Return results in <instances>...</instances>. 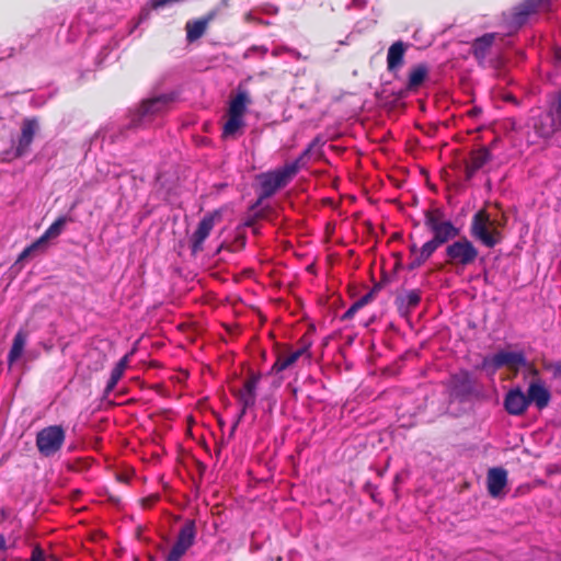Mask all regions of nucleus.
<instances>
[{
    "mask_svg": "<svg viewBox=\"0 0 561 561\" xmlns=\"http://www.w3.org/2000/svg\"><path fill=\"white\" fill-rule=\"evenodd\" d=\"M424 226L432 233V239L420 248L417 255L412 256L408 265L410 271L422 266L438 248L460 234V229L453 221L446 219L445 211L439 207L424 210Z\"/></svg>",
    "mask_w": 561,
    "mask_h": 561,
    "instance_id": "f257e3e1",
    "label": "nucleus"
},
{
    "mask_svg": "<svg viewBox=\"0 0 561 561\" xmlns=\"http://www.w3.org/2000/svg\"><path fill=\"white\" fill-rule=\"evenodd\" d=\"M497 226L500 224L491 220L490 214L481 209L472 216L469 231L473 239L481 242L484 247L492 249L503 239Z\"/></svg>",
    "mask_w": 561,
    "mask_h": 561,
    "instance_id": "f03ea898",
    "label": "nucleus"
},
{
    "mask_svg": "<svg viewBox=\"0 0 561 561\" xmlns=\"http://www.w3.org/2000/svg\"><path fill=\"white\" fill-rule=\"evenodd\" d=\"M479 256L477 247L466 237L454 240L445 249V262L457 272L474 264Z\"/></svg>",
    "mask_w": 561,
    "mask_h": 561,
    "instance_id": "7ed1b4c3",
    "label": "nucleus"
},
{
    "mask_svg": "<svg viewBox=\"0 0 561 561\" xmlns=\"http://www.w3.org/2000/svg\"><path fill=\"white\" fill-rule=\"evenodd\" d=\"M66 439V431L61 425H50L42 428L36 434V447L44 457L57 454Z\"/></svg>",
    "mask_w": 561,
    "mask_h": 561,
    "instance_id": "20e7f679",
    "label": "nucleus"
},
{
    "mask_svg": "<svg viewBox=\"0 0 561 561\" xmlns=\"http://www.w3.org/2000/svg\"><path fill=\"white\" fill-rule=\"evenodd\" d=\"M196 534L195 520L186 519L178 533L174 545L164 556V561H180L187 550L194 545Z\"/></svg>",
    "mask_w": 561,
    "mask_h": 561,
    "instance_id": "39448f33",
    "label": "nucleus"
},
{
    "mask_svg": "<svg viewBox=\"0 0 561 561\" xmlns=\"http://www.w3.org/2000/svg\"><path fill=\"white\" fill-rule=\"evenodd\" d=\"M260 380H261L260 373L250 371L248 378L243 382V388L233 392V394L237 397V399L241 403L242 408H241L240 414L238 416V420L232 425L231 433H230L231 435L236 431L240 420L247 413V410L249 408H252L255 404L256 389H257Z\"/></svg>",
    "mask_w": 561,
    "mask_h": 561,
    "instance_id": "423d86ee",
    "label": "nucleus"
},
{
    "mask_svg": "<svg viewBox=\"0 0 561 561\" xmlns=\"http://www.w3.org/2000/svg\"><path fill=\"white\" fill-rule=\"evenodd\" d=\"M259 179L261 194L255 206H259L263 199L272 197L279 188L285 187L293 180L284 168L262 173Z\"/></svg>",
    "mask_w": 561,
    "mask_h": 561,
    "instance_id": "0eeeda50",
    "label": "nucleus"
},
{
    "mask_svg": "<svg viewBox=\"0 0 561 561\" xmlns=\"http://www.w3.org/2000/svg\"><path fill=\"white\" fill-rule=\"evenodd\" d=\"M311 340L307 334H304L299 340V347L295 351H283L277 354V358L271 368V373L278 374L290 366H293L302 355L310 357L309 348L311 347Z\"/></svg>",
    "mask_w": 561,
    "mask_h": 561,
    "instance_id": "6e6552de",
    "label": "nucleus"
},
{
    "mask_svg": "<svg viewBox=\"0 0 561 561\" xmlns=\"http://www.w3.org/2000/svg\"><path fill=\"white\" fill-rule=\"evenodd\" d=\"M220 219L221 213L219 210H214L202 218V220L198 222L195 232L192 234L190 239L191 250L193 254L203 251L205 240L210 234L215 226V222L219 221Z\"/></svg>",
    "mask_w": 561,
    "mask_h": 561,
    "instance_id": "1a4fd4ad",
    "label": "nucleus"
},
{
    "mask_svg": "<svg viewBox=\"0 0 561 561\" xmlns=\"http://www.w3.org/2000/svg\"><path fill=\"white\" fill-rule=\"evenodd\" d=\"M550 7L551 0H524L514 8L513 21L523 25L530 14L549 11Z\"/></svg>",
    "mask_w": 561,
    "mask_h": 561,
    "instance_id": "9d476101",
    "label": "nucleus"
},
{
    "mask_svg": "<svg viewBox=\"0 0 561 561\" xmlns=\"http://www.w3.org/2000/svg\"><path fill=\"white\" fill-rule=\"evenodd\" d=\"M38 121L35 117L25 118L21 125V135L15 147V157L21 158L30 151V147L38 131Z\"/></svg>",
    "mask_w": 561,
    "mask_h": 561,
    "instance_id": "9b49d317",
    "label": "nucleus"
},
{
    "mask_svg": "<svg viewBox=\"0 0 561 561\" xmlns=\"http://www.w3.org/2000/svg\"><path fill=\"white\" fill-rule=\"evenodd\" d=\"M491 364L495 369L506 367L518 371L522 366L527 365V359L524 352L500 351L492 356Z\"/></svg>",
    "mask_w": 561,
    "mask_h": 561,
    "instance_id": "f8f14e48",
    "label": "nucleus"
},
{
    "mask_svg": "<svg viewBox=\"0 0 561 561\" xmlns=\"http://www.w3.org/2000/svg\"><path fill=\"white\" fill-rule=\"evenodd\" d=\"M450 393L456 398H466L473 392L471 374L468 370H460L450 376L448 380Z\"/></svg>",
    "mask_w": 561,
    "mask_h": 561,
    "instance_id": "ddd939ff",
    "label": "nucleus"
},
{
    "mask_svg": "<svg viewBox=\"0 0 561 561\" xmlns=\"http://www.w3.org/2000/svg\"><path fill=\"white\" fill-rule=\"evenodd\" d=\"M529 407L527 394L516 387L507 391L504 398L505 411L515 416L523 415Z\"/></svg>",
    "mask_w": 561,
    "mask_h": 561,
    "instance_id": "4468645a",
    "label": "nucleus"
},
{
    "mask_svg": "<svg viewBox=\"0 0 561 561\" xmlns=\"http://www.w3.org/2000/svg\"><path fill=\"white\" fill-rule=\"evenodd\" d=\"M491 160L492 152H490V148L480 147L478 149L471 150L469 159L465 161L466 180H471L474 174Z\"/></svg>",
    "mask_w": 561,
    "mask_h": 561,
    "instance_id": "2eb2a0df",
    "label": "nucleus"
},
{
    "mask_svg": "<svg viewBox=\"0 0 561 561\" xmlns=\"http://www.w3.org/2000/svg\"><path fill=\"white\" fill-rule=\"evenodd\" d=\"M526 394L529 405L534 403L538 410L547 408L551 399L550 391L539 378L530 382Z\"/></svg>",
    "mask_w": 561,
    "mask_h": 561,
    "instance_id": "dca6fc26",
    "label": "nucleus"
},
{
    "mask_svg": "<svg viewBox=\"0 0 561 561\" xmlns=\"http://www.w3.org/2000/svg\"><path fill=\"white\" fill-rule=\"evenodd\" d=\"M507 484V471L501 467L489 469L486 474L488 492L492 497H499Z\"/></svg>",
    "mask_w": 561,
    "mask_h": 561,
    "instance_id": "f3484780",
    "label": "nucleus"
},
{
    "mask_svg": "<svg viewBox=\"0 0 561 561\" xmlns=\"http://www.w3.org/2000/svg\"><path fill=\"white\" fill-rule=\"evenodd\" d=\"M495 41L494 33H486L471 43V53L480 67H485V58Z\"/></svg>",
    "mask_w": 561,
    "mask_h": 561,
    "instance_id": "a211bd4d",
    "label": "nucleus"
},
{
    "mask_svg": "<svg viewBox=\"0 0 561 561\" xmlns=\"http://www.w3.org/2000/svg\"><path fill=\"white\" fill-rule=\"evenodd\" d=\"M216 12L210 11L205 16L188 21L185 25L186 31V39L190 43H193L197 39H199L206 32L208 24L215 19Z\"/></svg>",
    "mask_w": 561,
    "mask_h": 561,
    "instance_id": "6ab92c4d",
    "label": "nucleus"
},
{
    "mask_svg": "<svg viewBox=\"0 0 561 561\" xmlns=\"http://www.w3.org/2000/svg\"><path fill=\"white\" fill-rule=\"evenodd\" d=\"M169 102L170 99L167 95H160L157 98L146 100L141 103L138 110V115L140 116V118L157 115L165 110Z\"/></svg>",
    "mask_w": 561,
    "mask_h": 561,
    "instance_id": "aec40b11",
    "label": "nucleus"
},
{
    "mask_svg": "<svg viewBox=\"0 0 561 561\" xmlns=\"http://www.w3.org/2000/svg\"><path fill=\"white\" fill-rule=\"evenodd\" d=\"M405 50L407 46L401 41L394 42L389 47L387 54V68L389 71H393L403 65Z\"/></svg>",
    "mask_w": 561,
    "mask_h": 561,
    "instance_id": "412c9836",
    "label": "nucleus"
},
{
    "mask_svg": "<svg viewBox=\"0 0 561 561\" xmlns=\"http://www.w3.org/2000/svg\"><path fill=\"white\" fill-rule=\"evenodd\" d=\"M250 103L251 99L249 96V93L239 87L237 94L230 100L228 114L243 117L247 111V106Z\"/></svg>",
    "mask_w": 561,
    "mask_h": 561,
    "instance_id": "4be33fe9",
    "label": "nucleus"
},
{
    "mask_svg": "<svg viewBox=\"0 0 561 561\" xmlns=\"http://www.w3.org/2000/svg\"><path fill=\"white\" fill-rule=\"evenodd\" d=\"M560 123H557V118L552 113H548L539 118V122L535 124L536 134L542 138H550L558 129Z\"/></svg>",
    "mask_w": 561,
    "mask_h": 561,
    "instance_id": "5701e85b",
    "label": "nucleus"
},
{
    "mask_svg": "<svg viewBox=\"0 0 561 561\" xmlns=\"http://www.w3.org/2000/svg\"><path fill=\"white\" fill-rule=\"evenodd\" d=\"M428 76V67L426 64H417L410 69L408 76L407 89L409 91L417 90Z\"/></svg>",
    "mask_w": 561,
    "mask_h": 561,
    "instance_id": "b1692460",
    "label": "nucleus"
},
{
    "mask_svg": "<svg viewBox=\"0 0 561 561\" xmlns=\"http://www.w3.org/2000/svg\"><path fill=\"white\" fill-rule=\"evenodd\" d=\"M27 341V332L20 329L12 341V346L8 354V364L12 366L23 354Z\"/></svg>",
    "mask_w": 561,
    "mask_h": 561,
    "instance_id": "393cba45",
    "label": "nucleus"
},
{
    "mask_svg": "<svg viewBox=\"0 0 561 561\" xmlns=\"http://www.w3.org/2000/svg\"><path fill=\"white\" fill-rule=\"evenodd\" d=\"M421 301V293L420 290L413 289L408 291L403 296H399L396 299V304L398 305V308L404 309L407 312L413 310L419 306Z\"/></svg>",
    "mask_w": 561,
    "mask_h": 561,
    "instance_id": "a878e982",
    "label": "nucleus"
},
{
    "mask_svg": "<svg viewBox=\"0 0 561 561\" xmlns=\"http://www.w3.org/2000/svg\"><path fill=\"white\" fill-rule=\"evenodd\" d=\"M68 221H70V219L65 216L58 217L38 239L44 243L49 239L57 238L62 232Z\"/></svg>",
    "mask_w": 561,
    "mask_h": 561,
    "instance_id": "bb28decb",
    "label": "nucleus"
},
{
    "mask_svg": "<svg viewBox=\"0 0 561 561\" xmlns=\"http://www.w3.org/2000/svg\"><path fill=\"white\" fill-rule=\"evenodd\" d=\"M243 125V119L240 116L229 114L227 122L224 125V136H233Z\"/></svg>",
    "mask_w": 561,
    "mask_h": 561,
    "instance_id": "cd10ccee",
    "label": "nucleus"
},
{
    "mask_svg": "<svg viewBox=\"0 0 561 561\" xmlns=\"http://www.w3.org/2000/svg\"><path fill=\"white\" fill-rule=\"evenodd\" d=\"M124 370L114 367L111 371V377L104 389V397H107L116 387L117 382L122 379Z\"/></svg>",
    "mask_w": 561,
    "mask_h": 561,
    "instance_id": "c85d7f7f",
    "label": "nucleus"
},
{
    "mask_svg": "<svg viewBox=\"0 0 561 561\" xmlns=\"http://www.w3.org/2000/svg\"><path fill=\"white\" fill-rule=\"evenodd\" d=\"M305 160L299 156L295 161L285 164L283 168L288 173V175L294 179V176L299 172V170L304 167Z\"/></svg>",
    "mask_w": 561,
    "mask_h": 561,
    "instance_id": "c756f323",
    "label": "nucleus"
},
{
    "mask_svg": "<svg viewBox=\"0 0 561 561\" xmlns=\"http://www.w3.org/2000/svg\"><path fill=\"white\" fill-rule=\"evenodd\" d=\"M43 244V242L37 239L35 242H33L32 244H30L28 247H26L22 252L21 254L19 255V260L18 261H23L25 260L26 257H28L35 250L38 249V247Z\"/></svg>",
    "mask_w": 561,
    "mask_h": 561,
    "instance_id": "7c9ffc66",
    "label": "nucleus"
},
{
    "mask_svg": "<svg viewBox=\"0 0 561 561\" xmlns=\"http://www.w3.org/2000/svg\"><path fill=\"white\" fill-rule=\"evenodd\" d=\"M31 561H45V554L39 546L34 547L32 550Z\"/></svg>",
    "mask_w": 561,
    "mask_h": 561,
    "instance_id": "2f4dec72",
    "label": "nucleus"
},
{
    "mask_svg": "<svg viewBox=\"0 0 561 561\" xmlns=\"http://www.w3.org/2000/svg\"><path fill=\"white\" fill-rule=\"evenodd\" d=\"M360 309L355 301L342 316V320H350L354 317V314Z\"/></svg>",
    "mask_w": 561,
    "mask_h": 561,
    "instance_id": "473e14b6",
    "label": "nucleus"
},
{
    "mask_svg": "<svg viewBox=\"0 0 561 561\" xmlns=\"http://www.w3.org/2000/svg\"><path fill=\"white\" fill-rule=\"evenodd\" d=\"M374 299H375L374 293L368 291L366 295H364L358 300H356V302H357V306H359L362 309L363 307H365L366 305L371 302Z\"/></svg>",
    "mask_w": 561,
    "mask_h": 561,
    "instance_id": "72a5a7b5",
    "label": "nucleus"
},
{
    "mask_svg": "<svg viewBox=\"0 0 561 561\" xmlns=\"http://www.w3.org/2000/svg\"><path fill=\"white\" fill-rule=\"evenodd\" d=\"M159 499H160V496L158 494L149 495V496L142 499V505L146 507H151L159 501Z\"/></svg>",
    "mask_w": 561,
    "mask_h": 561,
    "instance_id": "f704fd0d",
    "label": "nucleus"
},
{
    "mask_svg": "<svg viewBox=\"0 0 561 561\" xmlns=\"http://www.w3.org/2000/svg\"><path fill=\"white\" fill-rule=\"evenodd\" d=\"M128 366V355L123 356L115 365L116 368L122 369L125 371V369Z\"/></svg>",
    "mask_w": 561,
    "mask_h": 561,
    "instance_id": "c9c22d12",
    "label": "nucleus"
},
{
    "mask_svg": "<svg viewBox=\"0 0 561 561\" xmlns=\"http://www.w3.org/2000/svg\"><path fill=\"white\" fill-rule=\"evenodd\" d=\"M525 367H527L529 375H531L534 377H538L539 370L534 365H531L527 362V365Z\"/></svg>",
    "mask_w": 561,
    "mask_h": 561,
    "instance_id": "e433bc0d",
    "label": "nucleus"
},
{
    "mask_svg": "<svg viewBox=\"0 0 561 561\" xmlns=\"http://www.w3.org/2000/svg\"><path fill=\"white\" fill-rule=\"evenodd\" d=\"M554 111H556L557 118L561 119V90L559 92L558 103H557Z\"/></svg>",
    "mask_w": 561,
    "mask_h": 561,
    "instance_id": "4c0bfd02",
    "label": "nucleus"
},
{
    "mask_svg": "<svg viewBox=\"0 0 561 561\" xmlns=\"http://www.w3.org/2000/svg\"><path fill=\"white\" fill-rule=\"evenodd\" d=\"M383 288L382 286V283H375L373 288L369 290L370 293H374V296L376 297V295Z\"/></svg>",
    "mask_w": 561,
    "mask_h": 561,
    "instance_id": "58836bf2",
    "label": "nucleus"
},
{
    "mask_svg": "<svg viewBox=\"0 0 561 561\" xmlns=\"http://www.w3.org/2000/svg\"><path fill=\"white\" fill-rule=\"evenodd\" d=\"M553 374L558 377H561V360L557 362L552 365Z\"/></svg>",
    "mask_w": 561,
    "mask_h": 561,
    "instance_id": "ea45409f",
    "label": "nucleus"
},
{
    "mask_svg": "<svg viewBox=\"0 0 561 561\" xmlns=\"http://www.w3.org/2000/svg\"><path fill=\"white\" fill-rule=\"evenodd\" d=\"M313 148V144H309V146L301 152L300 157L305 160L311 152Z\"/></svg>",
    "mask_w": 561,
    "mask_h": 561,
    "instance_id": "a19ab883",
    "label": "nucleus"
},
{
    "mask_svg": "<svg viewBox=\"0 0 561 561\" xmlns=\"http://www.w3.org/2000/svg\"><path fill=\"white\" fill-rule=\"evenodd\" d=\"M419 251H420V248H417V245L415 243H413L411 247H410V253H411V256H415L419 254Z\"/></svg>",
    "mask_w": 561,
    "mask_h": 561,
    "instance_id": "79ce46f5",
    "label": "nucleus"
},
{
    "mask_svg": "<svg viewBox=\"0 0 561 561\" xmlns=\"http://www.w3.org/2000/svg\"><path fill=\"white\" fill-rule=\"evenodd\" d=\"M5 549H7L5 538L3 535L0 534V550H5Z\"/></svg>",
    "mask_w": 561,
    "mask_h": 561,
    "instance_id": "37998d69",
    "label": "nucleus"
},
{
    "mask_svg": "<svg viewBox=\"0 0 561 561\" xmlns=\"http://www.w3.org/2000/svg\"><path fill=\"white\" fill-rule=\"evenodd\" d=\"M379 283H382V286L385 287L389 283V277L387 275H382Z\"/></svg>",
    "mask_w": 561,
    "mask_h": 561,
    "instance_id": "c03bdc74",
    "label": "nucleus"
},
{
    "mask_svg": "<svg viewBox=\"0 0 561 561\" xmlns=\"http://www.w3.org/2000/svg\"><path fill=\"white\" fill-rule=\"evenodd\" d=\"M496 142H497V139H494V140H493V141L488 146V148H490V152H491V151H492V149L495 147Z\"/></svg>",
    "mask_w": 561,
    "mask_h": 561,
    "instance_id": "a18cd8bd",
    "label": "nucleus"
},
{
    "mask_svg": "<svg viewBox=\"0 0 561 561\" xmlns=\"http://www.w3.org/2000/svg\"><path fill=\"white\" fill-rule=\"evenodd\" d=\"M376 317L373 316L369 318V320L365 323L366 327H368L370 323H373L375 321Z\"/></svg>",
    "mask_w": 561,
    "mask_h": 561,
    "instance_id": "49530a36",
    "label": "nucleus"
},
{
    "mask_svg": "<svg viewBox=\"0 0 561 561\" xmlns=\"http://www.w3.org/2000/svg\"><path fill=\"white\" fill-rule=\"evenodd\" d=\"M220 454H221V447H217V448L215 449V455H216V457H217V458H219Z\"/></svg>",
    "mask_w": 561,
    "mask_h": 561,
    "instance_id": "de8ad7c7",
    "label": "nucleus"
},
{
    "mask_svg": "<svg viewBox=\"0 0 561 561\" xmlns=\"http://www.w3.org/2000/svg\"><path fill=\"white\" fill-rule=\"evenodd\" d=\"M556 55H557V58H558L559 60H561V49H558V50H557V53H556Z\"/></svg>",
    "mask_w": 561,
    "mask_h": 561,
    "instance_id": "09e8293b",
    "label": "nucleus"
},
{
    "mask_svg": "<svg viewBox=\"0 0 561 561\" xmlns=\"http://www.w3.org/2000/svg\"><path fill=\"white\" fill-rule=\"evenodd\" d=\"M319 142V138H314L310 144H313V147Z\"/></svg>",
    "mask_w": 561,
    "mask_h": 561,
    "instance_id": "8fccbe9b",
    "label": "nucleus"
},
{
    "mask_svg": "<svg viewBox=\"0 0 561 561\" xmlns=\"http://www.w3.org/2000/svg\"><path fill=\"white\" fill-rule=\"evenodd\" d=\"M398 238H400V234L399 233H394L393 234V239H398Z\"/></svg>",
    "mask_w": 561,
    "mask_h": 561,
    "instance_id": "3c124183",
    "label": "nucleus"
},
{
    "mask_svg": "<svg viewBox=\"0 0 561 561\" xmlns=\"http://www.w3.org/2000/svg\"><path fill=\"white\" fill-rule=\"evenodd\" d=\"M144 16H147L148 15V12H146V10H142V13H141Z\"/></svg>",
    "mask_w": 561,
    "mask_h": 561,
    "instance_id": "603ef678",
    "label": "nucleus"
},
{
    "mask_svg": "<svg viewBox=\"0 0 561 561\" xmlns=\"http://www.w3.org/2000/svg\"><path fill=\"white\" fill-rule=\"evenodd\" d=\"M354 2H357L358 0H353Z\"/></svg>",
    "mask_w": 561,
    "mask_h": 561,
    "instance_id": "864d4df0",
    "label": "nucleus"
}]
</instances>
